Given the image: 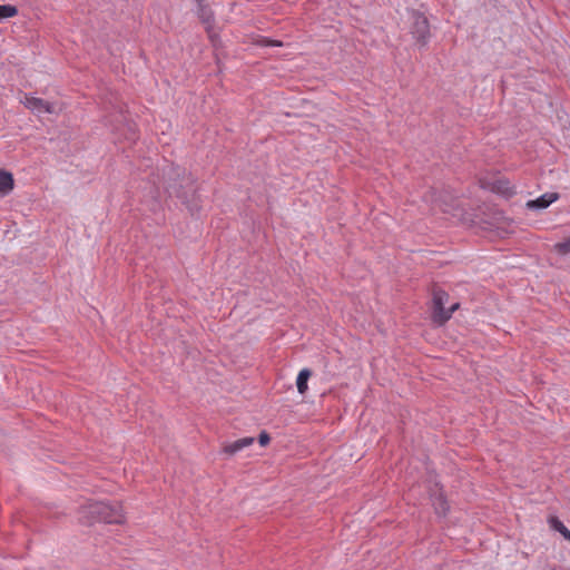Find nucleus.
<instances>
[{"label":"nucleus","instance_id":"f257e3e1","mask_svg":"<svg viewBox=\"0 0 570 570\" xmlns=\"http://www.w3.org/2000/svg\"><path fill=\"white\" fill-rule=\"evenodd\" d=\"M479 185L483 189L505 197H510L515 194L514 187L511 185V183L499 174L481 175L479 177Z\"/></svg>","mask_w":570,"mask_h":570},{"label":"nucleus","instance_id":"f03ea898","mask_svg":"<svg viewBox=\"0 0 570 570\" xmlns=\"http://www.w3.org/2000/svg\"><path fill=\"white\" fill-rule=\"evenodd\" d=\"M411 35L419 47L426 46L431 36L428 18L417 11L411 13Z\"/></svg>","mask_w":570,"mask_h":570},{"label":"nucleus","instance_id":"7ed1b4c3","mask_svg":"<svg viewBox=\"0 0 570 570\" xmlns=\"http://www.w3.org/2000/svg\"><path fill=\"white\" fill-rule=\"evenodd\" d=\"M21 104H23L27 109L38 116L42 114H59L62 110V107L58 104L29 95H24Z\"/></svg>","mask_w":570,"mask_h":570},{"label":"nucleus","instance_id":"20e7f679","mask_svg":"<svg viewBox=\"0 0 570 570\" xmlns=\"http://www.w3.org/2000/svg\"><path fill=\"white\" fill-rule=\"evenodd\" d=\"M168 193L170 196H175L183 200L189 208V210L194 212L197 209V205H189V196L194 198L195 196V185L190 177H184L179 185L173 184L168 188Z\"/></svg>","mask_w":570,"mask_h":570},{"label":"nucleus","instance_id":"39448f33","mask_svg":"<svg viewBox=\"0 0 570 570\" xmlns=\"http://www.w3.org/2000/svg\"><path fill=\"white\" fill-rule=\"evenodd\" d=\"M449 299V294L439 287H434L433 289V299H432V320L434 323L443 325L449 321V313H445L444 305Z\"/></svg>","mask_w":570,"mask_h":570},{"label":"nucleus","instance_id":"423d86ee","mask_svg":"<svg viewBox=\"0 0 570 570\" xmlns=\"http://www.w3.org/2000/svg\"><path fill=\"white\" fill-rule=\"evenodd\" d=\"M102 509H106L102 501L88 502L78 510L79 522L83 525H92L96 522H100Z\"/></svg>","mask_w":570,"mask_h":570},{"label":"nucleus","instance_id":"0eeeda50","mask_svg":"<svg viewBox=\"0 0 570 570\" xmlns=\"http://www.w3.org/2000/svg\"><path fill=\"white\" fill-rule=\"evenodd\" d=\"M105 508L100 517V522L108 524H122L125 523V514L120 502H105Z\"/></svg>","mask_w":570,"mask_h":570},{"label":"nucleus","instance_id":"6e6552de","mask_svg":"<svg viewBox=\"0 0 570 570\" xmlns=\"http://www.w3.org/2000/svg\"><path fill=\"white\" fill-rule=\"evenodd\" d=\"M253 443H254V438H250V436L242 438L234 442L224 444V446L222 449V453L227 456H233L237 452H239L240 450H243L246 446L252 445Z\"/></svg>","mask_w":570,"mask_h":570},{"label":"nucleus","instance_id":"1a4fd4ad","mask_svg":"<svg viewBox=\"0 0 570 570\" xmlns=\"http://www.w3.org/2000/svg\"><path fill=\"white\" fill-rule=\"evenodd\" d=\"M559 195L557 193H547L538 197L537 199H532L527 202L525 206L529 209H544L549 207L552 203L558 200Z\"/></svg>","mask_w":570,"mask_h":570},{"label":"nucleus","instance_id":"9d476101","mask_svg":"<svg viewBox=\"0 0 570 570\" xmlns=\"http://www.w3.org/2000/svg\"><path fill=\"white\" fill-rule=\"evenodd\" d=\"M14 186L13 176L3 169H0V195H8Z\"/></svg>","mask_w":570,"mask_h":570},{"label":"nucleus","instance_id":"9b49d317","mask_svg":"<svg viewBox=\"0 0 570 570\" xmlns=\"http://www.w3.org/2000/svg\"><path fill=\"white\" fill-rule=\"evenodd\" d=\"M312 376V371L309 368H303L298 375H297V380H296V386H297V390L301 394H305L308 386H307V382L309 380V377Z\"/></svg>","mask_w":570,"mask_h":570},{"label":"nucleus","instance_id":"f8f14e48","mask_svg":"<svg viewBox=\"0 0 570 570\" xmlns=\"http://www.w3.org/2000/svg\"><path fill=\"white\" fill-rule=\"evenodd\" d=\"M433 505L435 508L436 513L440 515H444L449 510V504L442 494H439L434 498Z\"/></svg>","mask_w":570,"mask_h":570},{"label":"nucleus","instance_id":"ddd939ff","mask_svg":"<svg viewBox=\"0 0 570 570\" xmlns=\"http://www.w3.org/2000/svg\"><path fill=\"white\" fill-rule=\"evenodd\" d=\"M18 14L17 7L12 4H1L0 6V20L16 17Z\"/></svg>","mask_w":570,"mask_h":570},{"label":"nucleus","instance_id":"4468645a","mask_svg":"<svg viewBox=\"0 0 570 570\" xmlns=\"http://www.w3.org/2000/svg\"><path fill=\"white\" fill-rule=\"evenodd\" d=\"M551 524L554 530L563 535L564 539L570 541V530L559 519L552 518Z\"/></svg>","mask_w":570,"mask_h":570},{"label":"nucleus","instance_id":"2eb2a0df","mask_svg":"<svg viewBox=\"0 0 570 570\" xmlns=\"http://www.w3.org/2000/svg\"><path fill=\"white\" fill-rule=\"evenodd\" d=\"M271 441V436L266 431H262L258 435V442L262 446H266Z\"/></svg>","mask_w":570,"mask_h":570},{"label":"nucleus","instance_id":"dca6fc26","mask_svg":"<svg viewBox=\"0 0 570 570\" xmlns=\"http://www.w3.org/2000/svg\"><path fill=\"white\" fill-rule=\"evenodd\" d=\"M554 249H570V236L568 238H564L562 242L556 244Z\"/></svg>","mask_w":570,"mask_h":570},{"label":"nucleus","instance_id":"f3484780","mask_svg":"<svg viewBox=\"0 0 570 570\" xmlns=\"http://www.w3.org/2000/svg\"><path fill=\"white\" fill-rule=\"evenodd\" d=\"M259 43L262 46H278L281 47L282 46V42L281 41H277V40H268L266 38H263Z\"/></svg>","mask_w":570,"mask_h":570},{"label":"nucleus","instance_id":"a211bd4d","mask_svg":"<svg viewBox=\"0 0 570 570\" xmlns=\"http://www.w3.org/2000/svg\"><path fill=\"white\" fill-rule=\"evenodd\" d=\"M460 307V304L459 303H455L453 304L449 309H445V313H449V320L451 318L452 314L459 309Z\"/></svg>","mask_w":570,"mask_h":570},{"label":"nucleus","instance_id":"6ab92c4d","mask_svg":"<svg viewBox=\"0 0 570 570\" xmlns=\"http://www.w3.org/2000/svg\"><path fill=\"white\" fill-rule=\"evenodd\" d=\"M203 19L204 20H209V16H207V13L205 11H203V14H202Z\"/></svg>","mask_w":570,"mask_h":570}]
</instances>
